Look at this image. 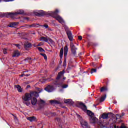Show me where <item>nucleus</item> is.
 I'll return each instance as SVG.
<instances>
[{"instance_id":"nucleus-33","label":"nucleus","mask_w":128,"mask_h":128,"mask_svg":"<svg viewBox=\"0 0 128 128\" xmlns=\"http://www.w3.org/2000/svg\"><path fill=\"white\" fill-rule=\"evenodd\" d=\"M94 72H96V69L91 70L90 74H94Z\"/></svg>"},{"instance_id":"nucleus-27","label":"nucleus","mask_w":128,"mask_h":128,"mask_svg":"<svg viewBox=\"0 0 128 128\" xmlns=\"http://www.w3.org/2000/svg\"><path fill=\"white\" fill-rule=\"evenodd\" d=\"M106 95H105L104 96H103L101 98L100 100V102H104V100H106Z\"/></svg>"},{"instance_id":"nucleus-52","label":"nucleus","mask_w":128,"mask_h":128,"mask_svg":"<svg viewBox=\"0 0 128 128\" xmlns=\"http://www.w3.org/2000/svg\"><path fill=\"white\" fill-rule=\"evenodd\" d=\"M114 104H116V102H114Z\"/></svg>"},{"instance_id":"nucleus-14","label":"nucleus","mask_w":128,"mask_h":128,"mask_svg":"<svg viewBox=\"0 0 128 128\" xmlns=\"http://www.w3.org/2000/svg\"><path fill=\"white\" fill-rule=\"evenodd\" d=\"M20 56V52H18V50H16L14 52L12 57L18 58V56Z\"/></svg>"},{"instance_id":"nucleus-25","label":"nucleus","mask_w":128,"mask_h":128,"mask_svg":"<svg viewBox=\"0 0 128 128\" xmlns=\"http://www.w3.org/2000/svg\"><path fill=\"white\" fill-rule=\"evenodd\" d=\"M50 103H51L52 104H60V102H58V101L54 100H50Z\"/></svg>"},{"instance_id":"nucleus-16","label":"nucleus","mask_w":128,"mask_h":128,"mask_svg":"<svg viewBox=\"0 0 128 128\" xmlns=\"http://www.w3.org/2000/svg\"><path fill=\"white\" fill-rule=\"evenodd\" d=\"M30 94L31 95L32 98V96L38 98L39 96L38 92H30Z\"/></svg>"},{"instance_id":"nucleus-51","label":"nucleus","mask_w":128,"mask_h":128,"mask_svg":"<svg viewBox=\"0 0 128 128\" xmlns=\"http://www.w3.org/2000/svg\"><path fill=\"white\" fill-rule=\"evenodd\" d=\"M28 60H32L31 58H28Z\"/></svg>"},{"instance_id":"nucleus-6","label":"nucleus","mask_w":128,"mask_h":128,"mask_svg":"<svg viewBox=\"0 0 128 128\" xmlns=\"http://www.w3.org/2000/svg\"><path fill=\"white\" fill-rule=\"evenodd\" d=\"M64 81H60L58 82H56L54 83V85L56 86H58V88H60L62 86V88H68V85L65 84L64 85Z\"/></svg>"},{"instance_id":"nucleus-36","label":"nucleus","mask_w":128,"mask_h":128,"mask_svg":"<svg viewBox=\"0 0 128 128\" xmlns=\"http://www.w3.org/2000/svg\"><path fill=\"white\" fill-rule=\"evenodd\" d=\"M37 90L38 92H38V94H40V92H44V90L42 89H40V88H37Z\"/></svg>"},{"instance_id":"nucleus-41","label":"nucleus","mask_w":128,"mask_h":128,"mask_svg":"<svg viewBox=\"0 0 128 128\" xmlns=\"http://www.w3.org/2000/svg\"><path fill=\"white\" fill-rule=\"evenodd\" d=\"M43 44H44L40 43L38 45V46H42Z\"/></svg>"},{"instance_id":"nucleus-1","label":"nucleus","mask_w":128,"mask_h":128,"mask_svg":"<svg viewBox=\"0 0 128 128\" xmlns=\"http://www.w3.org/2000/svg\"><path fill=\"white\" fill-rule=\"evenodd\" d=\"M32 98L30 93H26L22 96L23 104L27 106H30V100Z\"/></svg>"},{"instance_id":"nucleus-12","label":"nucleus","mask_w":128,"mask_h":128,"mask_svg":"<svg viewBox=\"0 0 128 128\" xmlns=\"http://www.w3.org/2000/svg\"><path fill=\"white\" fill-rule=\"evenodd\" d=\"M80 105L81 108L84 110V112L88 111V108H86V106L83 103H80Z\"/></svg>"},{"instance_id":"nucleus-13","label":"nucleus","mask_w":128,"mask_h":128,"mask_svg":"<svg viewBox=\"0 0 128 128\" xmlns=\"http://www.w3.org/2000/svg\"><path fill=\"white\" fill-rule=\"evenodd\" d=\"M81 124L84 128H88V122L84 120L81 121Z\"/></svg>"},{"instance_id":"nucleus-9","label":"nucleus","mask_w":128,"mask_h":128,"mask_svg":"<svg viewBox=\"0 0 128 128\" xmlns=\"http://www.w3.org/2000/svg\"><path fill=\"white\" fill-rule=\"evenodd\" d=\"M45 90L48 92H52L54 90V87L52 85H48L46 88H45Z\"/></svg>"},{"instance_id":"nucleus-28","label":"nucleus","mask_w":128,"mask_h":128,"mask_svg":"<svg viewBox=\"0 0 128 128\" xmlns=\"http://www.w3.org/2000/svg\"><path fill=\"white\" fill-rule=\"evenodd\" d=\"M64 56V48H62L60 51V58H62V56Z\"/></svg>"},{"instance_id":"nucleus-39","label":"nucleus","mask_w":128,"mask_h":128,"mask_svg":"<svg viewBox=\"0 0 128 128\" xmlns=\"http://www.w3.org/2000/svg\"><path fill=\"white\" fill-rule=\"evenodd\" d=\"M78 38L80 40H82V36H79Z\"/></svg>"},{"instance_id":"nucleus-17","label":"nucleus","mask_w":128,"mask_h":128,"mask_svg":"<svg viewBox=\"0 0 128 128\" xmlns=\"http://www.w3.org/2000/svg\"><path fill=\"white\" fill-rule=\"evenodd\" d=\"M31 104L32 106H36L38 104V99L36 98H33L31 100Z\"/></svg>"},{"instance_id":"nucleus-50","label":"nucleus","mask_w":128,"mask_h":128,"mask_svg":"<svg viewBox=\"0 0 128 128\" xmlns=\"http://www.w3.org/2000/svg\"><path fill=\"white\" fill-rule=\"evenodd\" d=\"M15 120H18V118L16 117H15Z\"/></svg>"},{"instance_id":"nucleus-11","label":"nucleus","mask_w":128,"mask_h":128,"mask_svg":"<svg viewBox=\"0 0 128 128\" xmlns=\"http://www.w3.org/2000/svg\"><path fill=\"white\" fill-rule=\"evenodd\" d=\"M64 70L62 71V72H60V73H58V76L56 78V80L55 82H58V83L60 82H62V80H60V79L62 78V76H64Z\"/></svg>"},{"instance_id":"nucleus-4","label":"nucleus","mask_w":128,"mask_h":128,"mask_svg":"<svg viewBox=\"0 0 128 128\" xmlns=\"http://www.w3.org/2000/svg\"><path fill=\"white\" fill-rule=\"evenodd\" d=\"M24 14V10H20L18 12L15 13H7L6 14L7 17L11 18H13V20L16 19V16L18 14Z\"/></svg>"},{"instance_id":"nucleus-15","label":"nucleus","mask_w":128,"mask_h":128,"mask_svg":"<svg viewBox=\"0 0 128 128\" xmlns=\"http://www.w3.org/2000/svg\"><path fill=\"white\" fill-rule=\"evenodd\" d=\"M68 48L67 46H65L64 48V56L65 58H66L68 56Z\"/></svg>"},{"instance_id":"nucleus-8","label":"nucleus","mask_w":128,"mask_h":128,"mask_svg":"<svg viewBox=\"0 0 128 128\" xmlns=\"http://www.w3.org/2000/svg\"><path fill=\"white\" fill-rule=\"evenodd\" d=\"M70 46L71 48V51L72 54L76 56V50H78V48H76V46L72 42L70 44Z\"/></svg>"},{"instance_id":"nucleus-53","label":"nucleus","mask_w":128,"mask_h":128,"mask_svg":"<svg viewBox=\"0 0 128 128\" xmlns=\"http://www.w3.org/2000/svg\"><path fill=\"white\" fill-rule=\"evenodd\" d=\"M26 72H28V70H27V71Z\"/></svg>"},{"instance_id":"nucleus-5","label":"nucleus","mask_w":128,"mask_h":128,"mask_svg":"<svg viewBox=\"0 0 128 128\" xmlns=\"http://www.w3.org/2000/svg\"><path fill=\"white\" fill-rule=\"evenodd\" d=\"M124 116V114L122 113V116H120V114H117L116 116L114 114H113L112 118L110 120V122H112L113 124H116V120H120L122 116Z\"/></svg>"},{"instance_id":"nucleus-37","label":"nucleus","mask_w":128,"mask_h":128,"mask_svg":"<svg viewBox=\"0 0 128 128\" xmlns=\"http://www.w3.org/2000/svg\"><path fill=\"white\" fill-rule=\"evenodd\" d=\"M14 46H16V48H20V45L18 44H14Z\"/></svg>"},{"instance_id":"nucleus-24","label":"nucleus","mask_w":128,"mask_h":128,"mask_svg":"<svg viewBox=\"0 0 128 128\" xmlns=\"http://www.w3.org/2000/svg\"><path fill=\"white\" fill-rule=\"evenodd\" d=\"M64 102L65 104H72L74 102L72 101V100H64Z\"/></svg>"},{"instance_id":"nucleus-35","label":"nucleus","mask_w":128,"mask_h":128,"mask_svg":"<svg viewBox=\"0 0 128 128\" xmlns=\"http://www.w3.org/2000/svg\"><path fill=\"white\" fill-rule=\"evenodd\" d=\"M4 2H14V0H3Z\"/></svg>"},{"instance_id":"nucleus-46","label":"nucleus","mask_w":128,"mask_h":128,"mask_svg":"<svg viewBox=\"0 0 128 128\" xmlns=\"http://www.w3.org/2000/svg\"><path fill=\"white\" fill-rule=\"evenodd\" d=\"M56 120H58V121L60 120V118H57V119H56Z\"/></svg>"},{"instance_id":"nucleus-45","label":"nucleus","mask_w":128,"mask_h":128,"mask_svg":"<svg viewBox=\"0 0 128 128\" xmlns=\"http://www.w3.org/2000/svg\"><path fill=\"white\" fill-rule=\"evenodd\" d=\"M30 88V86H27V89H28V88Z\"/></svg>"},{"instance_id":"nucleus-30","label":"nucleus","mask_w":128,"mask_h":128,"mask_svg":"<svg viewBox=\"0 0 128 128\" xmlns=\"http://www.w3.org/2000/svg\"><path fill=\"white\" fill-rule=\"evenodd\" d=\"M108 90V88L106 87H102L100 89L101 92H106Z\"/></svg>"},{"instance_id":"nucleus-3","label":"nucleus","mask_w":128,"mask_h":128,"mask_svg":"<svg viewBox=\"0 0 128 128\" xmlns=\"http://www.w3.org/2000/svg\"><path fill=\"white\" fill-rule=\"evenodd\" d=\"M90 124H97L98 128H105L104 125V123L102 122H98V119L96 116H93L90 118Z\"/></svg>"},{"instance_id":"nucleus-26","label":"nucleus","mask_w":128,"mask_h":128,"mask_svg":"<svg viewBox=\"0 0 128 128\" xmlns=\"http://www.w3.org/2000/svg\"><path fill=\"white\" fill-rule=\"evenodd\" d=\"M45 102L43 100H40V101L38 102V106H44Z\"/></svg>"},{"instance_id":"nucleus-38","label":"nucleus","mask_w":128,"mask_h":128,"mask_svg":"<svg viewBox=\"0 0 128 128\" xmlns=\"http://www.w3.org/2000/svg\"><path fill=\"white\" fill-rule=\"evenodd\" d=\"M4 54H8V52H6V49L4 50Z\"/></svg>"},{"instance_id":"nucleus-44","label":"nucleus","mask_w":128,"mask_h":128,"mask_svg":"<svg viewBox=\"0 0 128 128\" xmlns=\"http://www.w3.org/2000/svg\"><path fill=\"white\" fill-rule=\"evenodd\" d=\"M66 80V77H64L63 80Z\"/></svg>"},{"instance_id":"nucleus-23","label":"nucleus","mask_w":128,"mask_h":128,"mask_svg":"<svg viewBox=\"0 0 128 128\" xmlns=\"http://www.w3.org/2000/svg\"><path fill=\"white\" fill-rule=\"evenodd\" d=\"M28 120H29V122H36V118L34 116H32L28 118Z\"/></svg>"},{"instance_id":"nucleus-21","label":"nucleus","mask_w":128,"mask_h":128,"mask_svg":"<svg viewBox=\"0 0 128 128\" xmlns=\"http://www.w3.org/2000/svg\"><path fill=\"white\" fill-rule=\"evenodd\" d=\"M108 118V114H104L101 115L100 118H100H103V120H106Z\"/></svg>"},{"instance_id":"nucleus-31","label":"nucleus","mask_w":128,"mask_h":128,"mask_svg":"<svg viewBox=\"0 0 128 128\" xmlns=\"http://www.w3.org/2000/svg\"><path fill=\"white\" fill-rule=\"evenodd\" d=\"M36 16H44V12L37 13Z\"/></svg>"},{"instance_id":"nucleus-29","label":"nucleus","mask_w":128,"mask_h":128,"mask_svg":"<svg viewBox=\"0 0 128 128\" xmlns=\"http://www.w3.org/2000/svg\"><path fill=\"white\" fill-rule=\"evenodd\" d=\"M114 128H127L126 127L124 126V124H122V126L120 127L118 126H116L115 125L114 126Z\"/></svg>"},{"instance_id":"nucleus-40","label":"nucleus","mask_w":128,"mask_h":128,"mask_svg":"<svg viewBox=\"0 0 128 128\" xmlns=\"http://www.w3.org/2000/svg\"><path fill=\"white\" fill-rule=\"evenodd\" d=\"M44 28H48V25H44Z\"/></svg>"},{"instance_id":"nucleus-49","label":"nucleus","mask_w":128,"mask_h":128,"mask_svg":"<svg viewBox=\"0 0 128 128\" xmlns=\"http://www.w3.org/2000/svg\"><path fill=\"white\" fill-rule=\"evenodd\" d=\"M2 2V0H0V2Z\"/></svg>"},{"instance_id":"nucleus-19","label":"nucleus","mask_w":128,"mask_h":128,"mask_svg":"<svg viewBox=\"0 0 128 128\" xmlns=\"http://www.w3.org/2000/svg\"><path fill=\"white\" fill-rule=\"evenodd\" d=\"M18 22H15L13 23H11L10 25L9 26L10 28H15V26H18L19 24Z\"/></svg>"},{"instance_id":"nucleus-43","label":"nucleus","mask_w":128,"mask_h":128,"mask_svg":"<svg viewBox=\"0 0 128 128\" xmlns=\"http://www.w3.org/2000/svg\"><path fill=\"white\" fill-rule=\"evenodd\" d=\"M30 76V74H28L25 75V76Z\"/></svg>"},{"instance_id":"nucleus-10","label":"nucleus","mask_w":128,"mask_h":128,"mask_svg":"<svg viewBox=\"0 0 128 128\" xmlns=\"http://www.w3.org/2000/svg\"><path fill=\"white\" fill-rule=\"evenodd\" d=\"M40 40H44V42H50L52 44H54V42L50 38H46L42 37L40 38Z\"/></svg>"},{"instance_id":"nucleus-2","label":"nucleus","mask_w":128,"mask_h":128,"mask_svg":"<svg viewBox=\"0 0 128 128\" xmlns=\"http://www.w3.org/2000/svg\"><path fill=\"white\" fill-rule=\"evenodd\" d=\"M58 10H56L54 12H51L50 14L52 18H56V20H58L60 24H61L63 26H64L66 24V22H64V19L62 18L58 15Z\"/></svg>"},{"instance_id":"nucleus-20","label":"nucleus","mask_w":128,"mask_h":128,"mask_svg":"<svg viewBox=\"0 0 128 128\" xmlns=\"http://www.w3.org/2000/svg\"><path fill=\"white\" fill-rule=\"evenodd\" d=\"M16 88H17L18 92H22V90H24V89L22 88V87L19 85H16L15 86Z\"/></svg>"},{"instance_id":"nucleus-34","label":"nucleus","mask_w":128,"mask_h":128,"mask_svg":"<svg viewBox=\"0 0 128 128\" xmlns=\"http://www.w3.org/2000/svg\"><path fill=\"white\" fill-rule=\"evenodd\" d=\"M38 50L40 52H44V49L42 48H38Z\"/></svg>"},{"instance_id":"nucleus-7","label":"nucleus","mask_w":128,"mask_h":128,"mask_svg":"<svg viewBox=\"0 0 128 128\" xmlns=\"http://www.w3.org/2000/svg\"><path fill=\"white\" fill-rule=\"evenodd\" d=\"M64 28L66 30V34L68 36V38L70 40V42H72V40H74V37L72 36V32L68 30V26H64Z\"/></svg>"},{"instance_id":"nucleus-47","label":"nucleus","mask_w":128,"mask_h":128,"mask_svg":"<svg viewBox=\"0 0 128 128\" xmlns=\"http://www.w3.org/2000/svg\"><path fill=\"white\" fill-rule=\"evenodd\" d=\"M66 61H64V66H66Z\"/></svg>"},{"instance_id":"nucleus-18","label":"nucleus","mask_w":128,"mask_h":128,"mask_svg":"<svg viewBox=\"0 0 128 128\" xmlns=\"http://www.w3.org/2000/svg\"><path fill=\"white\" fill-rule=\"evenodd\" d=\"M87 114L90 117V119L94 116V114L90 110H87Z\"/></svg>"},{"instance_id":"nucleus-22","label":"nucleus","mask_w":128,"mask_h":128,"mask_svg":"<svg viewBox=\"0 0 128 128\" xmlns=\"http://www.w3.org/2000/svg\"><path fill=\"white\" fill-rule=\"evenodd\" d=\"M32 48V44L28 43L24 44V48L26 50H28V48Z\"/></svg>"},{"instance_id":"nucleus-32","label":"nucleus","mask_w":128,"mask_h":128,"mask_svg":"<svg viewBox=\"0 0 128 128\" xmlns=\"http://www.w3.org/2000/svg\"><path fill=\"white\" fill-rule=\"evenodd\" d=\"M40 56H42L46 60H48V56H46V54H40Z\"/></svg>"},{"instance_id":"nucleus-48","label":"nucleus","mask_w":128,"mask_h":128,"mask_svg":"<svg viewBox=\"0 0 128 128\" xmlns=\"http://www.w3.org/2000/svg\"><path fill=\"white\" fill-rule=\"evenodd\" d=\"M2 16V13L0 12V18Z\"/></svg>"},{"instance_id":"nucleus-42","label":"nucleus","mask_w":128,"mask_h":128,"mask_svg":"<svg viewBox=\"0 0 128 128\" xmlns=\"http://www.w3.org/2000/svg\"><path fill=\"white\" fill-rule=\"evenodd\" d=\"M26 76V74H22V75L20 76V78H22V76Z\"/></svg>"},{"instance_id":"nucleus-54","label":"nucleus","mask_w":128,"mask_h":128,"mask_svg":"<svg viewBox=\"0 0 128 128\" xmlns=\"http://www.w3.org/2000/svg\"><path fill=\"white\" fill-rule=\"evenodd\" d=\"M34 26V25H32V26Z\"/></svg>"}]
</instances>
